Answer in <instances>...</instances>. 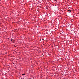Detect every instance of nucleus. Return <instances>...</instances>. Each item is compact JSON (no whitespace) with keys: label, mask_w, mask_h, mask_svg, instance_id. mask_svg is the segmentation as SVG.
Masks as SVG:
<instances>
[{"label":"nucleus","mask_w":79,"mask_h":79,"mask_svg":"<svg viewBox=\"0 0 79 79\" xmlns=\"http://www.w3.org/2000/svg\"><path fill=\"white\" fill-rule=\"evenodd\" d=\"M68 11H69L70 12H71V10H68Z\"/></svg>","instance_id":"f257e3e1"},{"label":"nucleus","mask_w":79,"mask_h":79,"mask_svg":"<svg viewBox=\"0 0 79 79\" xmlns=\"http://www.w3.org/2000/svg\"><path fill=\"white\" fill-rule=\"evenodd\" d=\"M22 75H23V76H24V75H25V74H22Z\"/></svg>","instance_id":"f03ea898"},{"label":"nucleus","mask_w":79,"mask_h":79,"mask_svg":"<svg viewBox=\"0 0 79 79\" xmlns=\"http://www.w3.org/2000/svg\"><path fill=\"white\" fill-rule=\"evenodd\" d=\"M12 42H13V40H11Z\"/></svg>","instance_id":"7ed1b4c3"},{"label":"nucleus","mask_w":79,"mask_h":79,"mask_svg":"<svg viewBox=\"0 0 79 79\" xmlns=\"http://www.w3.org/2000/svg\"><path fill=\"white\" fill-rule=\"evenodd\" d=\"M55 0V1H58V0Z\"/></svg>","instance_id":"20e7f679"}]
</instances>
